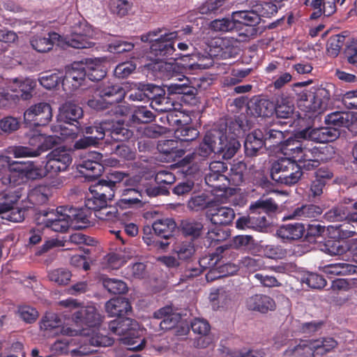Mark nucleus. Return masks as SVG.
I'll return each instance as SVG.
<instances>
[{"mask_svg":"<svg viewBox=\"0 0 357 357\" xmlns=\"http://www.w3.org/2000/svg\"><path fill=\"white\" fill-rule=\"evenodd\" d=\"M160 32H162V29H158L142 36V41L151 43L150 50L151 53L155 56V61H162L169 58L176 60L179 57H185L189 59L190 66H196L199 68H206L209 67L208 64L203 63L202 61L205 59L210 60V59L204 55H200V54H174L176 52L174 44L178 35L177 32L165 33L164 34H161L158 38H152L153 36H158Z\"/></svg>","mask_w":357,"mask_h":357,"instance_id":"nucleus-1","label":"nucleus"},{"mask_svg":"<svg viewBox=\"0 0 357 357\" xmlns=\"http://www.w3.org/2000/svg\"><path fill=\"white\" fill-rule=\"evenodd\" d=\"M111 333L121 336L123 344L129 346L130 351H141L146 343L143 335V330L139 328L138 323L128 317H119L109 323Z\"/></svg>","mask_w":357,"mask_h":357,"instance_id":"nucleus-2","label":"nucleus"},{"mask_svg":"<svg viewBox=\"0 0 357 357\" xmlns=\"http://www.w3.org/2000/svg\"><path fill=\"white\" fill-rule=\"evenodd\" d=\"M301 105L305 107L307 112L317 114L322 113L329 105L331 101L330 91L322 87L304 90L298 93Z\"/></svg>","mask_w":357,"mask_h":357,"instance_id":"nucleus-3","label":"nucleus"},{"mask_svg":"<svg viewBox=\"0 0 357 357\" xmlns=\"http://www.w3.org/2000/svg\"><path fill=\"white\" fill-rule=\"evenodd\" d=\"M83 116V109L79 105L71 102H67L59 108L58 119L65 123L74 126V128L68 129L63 126H59L61 135L74 137L81 130V124L79 121Z\"/></svg>","mask_w":357,"mask_h":357,"instance_id":"nucleus-4","label":"nucleus"},{"mask_svg":"<svg viewBox=\"0 0 357 357\" xmlns=\"http://www.w3.org/2000/svg\"><path fill=\"white\" fill-rule=\"evenodd\" d=\"M97 92L109 102L111 109L107 113L112 114L116 118L126 114L127 107L114 104L121 102L125 96V91L119 84L111 82L104 83L98 88Z\"/></svg>","mask_w":357,"mask_h":357,"instance_id":"nucleus-5","label":"nucleus"},{"mask_svg":"<svg viewBox=\"0 0 357 357\" xmlns=\"http://www.w3.org/2000/svg\"><path fill=\"white\" fill-rule=\"evenodd\" d=\"M221 135L215 128L207 131L199 146L183 160L188 163L198 162L206 160L213 153H216L215 140H220Z\"/></svg>","mask_w":357,"mask_h":357,"instance_id":"nucleus-6","label":"nucleus"},{"mask_svg":"<svg viewBox=\"0 0 357 357\" xmlns=\"http://www.w3.org/2000/svg\"><path fill=\"white\" fill-rule=\"evenodd\" d=\"M59 208L56 211L48 209L40 211L38 220L41 221L45 228L55 232L64 233L70 226V220L67 208L64 209V213L62 210L59 211Z\"/></svg>","mask_w":357,"mask_h":357,"instance_id":"nucleus-7","label":"nucleus"},{"mask_svg":"<svg viewBox=\"0 0 357 357\" xmlns=\"http://www.w3.org/2000/svg\"><path fill=\"white\" fill-rule=\"evenodd\" d=\"M52 118L51 105L45 102H38L30 106L24 113L26 124L35 127L45 126Z\"/></svg>","mask_w":357,"mask_h":357,"instance_id":"nucleus-8","label":"nucleus"},{"mask_svg":"<svg viewBox=\"0 0 357 357\" xmlns=\"http://www.w3.org/2000/svg\"><path fill=\"white\" fill-rule=\"evenodd\" d=\"M87 78L86 64L83 61L73 62L67 67L66 73L62 79V86L65 91H73L78 89L82 82Z\"/></svg>","mask_w":357,"mask_h":357,"instance_id":"nucleus-9","label":"nucleus"},{"mask_svg":"<svg viewBox=\"0 0 357 357\" xmlns=\"http://www.w3.org/2000/svg\"><path fill=\"white\" fill-rule=\"evenodd\" d=\"M73 320L75 324L82 328V331L77 335L81 334L86 335L84 331L87 328H96L101 321L102 317L97 312V310L93 306L83 307L77 311L75 312L73 314Z\"/></svg>","mask_w":357,"mask_h":357,"instance_id":"nucleus-10","label":"nucleus"},{"mask_svg":"<svg viewBox=\"0 0 357 357\" xmlns=\"http://www.w3.org/2000/svg\"><path fill=\"white\" fill-rule=\"evenodd\" d=\"M72 162L70 153L64 149H56L48 154V159L45 164L48 174H58L66 171Z\"/></svg>","mask_w":357,"mask_h":357,"instance_id":"nucleus-11","label":"nucleus"},{"mask_svg":"<svg viewBox=\"0 0 357 357\" xmlns=\"http://www.w3.org/2000/svg\"><path fill=\"white\" fill-rule=\"evenodd\" d=\"M346 0H303V4L312 13L311 20H316L321 15L329 17L336 11V3L342 5Z\"/></svg>","mask_w":357,"mask_h":357,"instance_id":"nucleus-12","label":"nucleus"},{"mask_svg":"<svg viewBox=\"0 0 357 357\" xmlns=\"http://www.w3.org/2000/svg\"><path fill=\"white\" fill-rule=\"evenodd\" d=\"M17 201V197L13 194L3 193L0 195V214H3V219L14 222L24 220V211L14 207Z\"/></svg>","mask_w":357,"mask_h":357,"instance_id":"nucleus-13","label":"nucleus"},{"mask_svg":"<svg viewBox=\"0 0 357 357\" xmlns=\"http://www.w3.org/2000/svg\"><path fill=\"white\" fill-rule=\"evenodd\" d=\"M247 217L243 216L237 219L236 226L238 229H251L259 232H264L270 225L266 216L257 211H249Z\"/></svg>","mask_w":357,"mask_h":357,"instance_id":"nucleus-14","label":"nucleus"},{"mask_svg":"<svg viewBox=\"0 0 357 357\" xmlns=\"http://www.w3.org/2000/svg\"><path fill=\"white\" fill-rule=\"evenodd\" d=\"M92 30L86 24H81L79 30H75L66 38V44L73 48H90L94 45L91 40Z\"/></svg>","mask_w":357,"mask_h":357,"instance_id":"nucleus-15","label":"nucleus"},{"mask_svg":"<svg viewBox=\"0 0 357 357\" xmlns=\"http://www.w3.org/2000/svg\"><path fill=\"white\" fill-rule=\"evenodd\" d=\"M302 138H304L307 142L308 140L317 143H327L336 139L339 135V132L336 128H307L299 133Z\"/></svg>","mask_w":357,"mask_h":357,"instance_id":"nucleus-16","label":"nucleus"},{"mask_svg":"<svg viewBox=\"0 0 357 357\" xmlns=\"http://www.w3.org/2000/svg\"><path fill=\"white\" fill-rule=\"evenodd\" d=\"M221 135L220 140H215L216 153L222 156L224 160H229L234 156L241 147L237 139L231 137L228 138L226 129H216Z\"/></svg>","mask_w":357,"mask_h":357,"instance_id":"nucleus-17","label":"nucleus"},{"mask_svg":"<svg viewBox=\"0 0 357 357\" xmlns=\"http://www.w3.org/2000/svg\"><path fill=\"white\" fill-rule=\"evenodd\" d=\"M61 324L62 321L56 313L47 312L40 322V327L41 330L44 331L59 330L62 334L69 337L77 336L78 333H81V331L70 327L60 328Z\"/></svg>","mask_w":357,"mask_h":357,"instance_id":"nucleus-18","label":"nucleus"},{"mask_svg":"<svg viewBox=\"0 0 357 357\" xmlns=\"http://www.w3.org/2000/svg\"><path fill=\"white\" fill-rule=\"evenodd\" d=\"M321 153L319 148L314 146L312 149L307 146L306 142L302 148V152L298 159L297 163L302 169L312 170L318 167L320 165Z\"/></svg>","mask_w":357,"mask_h":357,"instance_id":"nucleus-19","label":"nucleus"},{"mask_svg":"<svg viewBox=\"0 0 357 357\" xmlns=\"http://www.w3.org/2000/svg\"><path fill=\"white\" fill-rule=\"evenodd\" d=\"M107 136L116 142L128 140L133 135L132 131L127 128L125 122L121 119H107Z\"/></svg>","mask_w":357,"mask_h":357,"instance_id":"nucleus-20","label":"nucleus"},{"mask_svg":"<svg viewBox=\"0 0 357 357\" xmlns=\"http://www.w3.org/2000/svg\"><path fill=\"white\" fill-rule=\"evenodd\" d=\"M248 310L266 313L275 309V301L270 296L264 294H255L247 298L245 302Z\"/></svg>","mask_w":357,"mask_h":357,"instance_id":"nucleus-21","label":"nucleus"},{"mask_svg":"<svg viewBox=\"0 0 357 357\" xmlns=\"http://www.w3.org/2000/svg\"><path fill=\"white\" fill-rule=\"evenodd\" d=\"M153 317L156 319H162L159 326L162 331L175 328L181 319L180 314L174 312L172 307L168 305L155 311Z\"/></svg>","mask_w":357,"mask_h":357,"instance_id":"nucleus-22","label":"nucleus"},{"mask_svg":"<svg viewBox=\"0 0 357 357\" xmlns=\"http://www.w3.org/2000/svg\"><path fill=\"white\" fill-rule=\"evenodd\" d=\"M120 198L116 204L121 208H129L142 205L144 191L137 188H126L120 191Z\"/></svg>","mask_w":357,"mask_h":357,"instance_id":"nucleus-23","label":"nucleus"},{"mask_svg":"<svg viewBox=\"0 0 357 357\" xmlns=\"http://www.w3.org/2000/svg\"><path fill=\"white\" fill-rule=\"evenodd\" d=\"M105 310L109 317H124L132 312V306L128 299L116 297L105 303Z\"/></svg>","mask_w":357,"mask_h":357,"instance_id":"nucleus-24","label":"nucleus"},{"mask_svg":"<svg viewBox=\"0 0 357 357\" xmlns=\"http://www.w3.org/2000/svg\"><path fill=\"white\" fill-rule=\"evenodd\" d=\"M60 35L54 31L49 32L46 36L36 35L31 38L30 43L33 49L38 52L45 53L52 50L56 41H59Z\"/></svg>","mask_w":357,"mask_h":357,"instance_id":"nucleus-25","label":"nucleus"},{"mask_svg":"<svg viewBox=\"0 0 357 357\" xmlns=\"http://www.w3.org/2000/svg\"><path fill=\"white\" fill-rule=\"evenodd\" d=\"M306 142L301 136L290 137L286 140H283L278 150L285 156L291 159L296 158L300 156L302 152V148Z\"/></svg>","mask_w":357,"mask_h":357,"instance_id":"nucleus-26","label":"nucleus"},{"mask_svg":"<svg viewBox=\"0 0 357 357\" xmlns=\"http://www.w3.org/2000/svg\"><path fill=\"white\" fill-rule=\"evenodd\" d=\"M305 231L303 223L294 222L281 225L277 230V235L284 241L291 242L301 238Z\"/></svg>","mask_w":357,"mask_h":357,"instance_id":"nucleus-27","label":"nucleus"},{"mask_svg":"<svg viewBox=\"0 0 357 357\" xmlns=\"http://www.w3.org/2000/svg\"><path fill=\"white\" fill-rule=\"evenodd\" d=\"M207 216L215 225H229L234 219L235 213L231 208L220 206L210 209Z\"/></svg>","mask_w":357,"mask_h":357,"instance_id":"nucleus-28","label":"nucleus"},{"mask_svg":"<svg viewBox=\"0 0 357 357\" xmlns=\"http://www.w3.org/2000/svg\"><path fill=\"white\" fill-rule=\"evenodd\" d=\"M248 107L255 116L271 117L274 114V102L266 98H253Z\"/></svg>","mask_w":357,"mask_h":357,"instance_id":"nucleus-29","label":"nucleus"},{"mask_svg":"<svg viewBox=\"0 0 357 357\" xmlns=\"http://www.w3.org/2000/svg\"><path fill=\"white\" fill-rule=\"evenodd\" d=\"M265 146L263 132L260 128L255 129L245 138L244 142L245 153L248 156L252 157L256 155L257 152Z\"/></svg>","mask_w":357,"mask_h":357,"instance_id":"nucleus-30","label":"nucleus"},{"mask_svg":"<svg viewBox=\"0 0 357 357\" xmlns=\"http://www.w3.org/2000/svg\"><path fill=\"white\" fill-rule=\"evenodd\" d=\"M166 95L165 91L162 87L152 84H144L141 91L135 92V94L131 93L130 97L132 100H144V98L151 100V105L153 104L154 100L161 99L162 96Z\"/></svg>","mask_w":357,"mask_h":357,"instance_id":"nucleus-31","label":"nucleus"},{"mask_svg":"<svg viewBox=\"0 0 357 357\" xmlns=\"http://www.w3.org/2000/svg\"><path fill=\"white\" fill-rule=\"evenodd\" d=\"M70 220V225H74L77 229L87 227L90 225L91 211L85 208H67Z\"/></svg>","mask_w":357,"mask_h":357,"instance_id":"nucleus-32","label":"nucleus"},{"mask_svg":"<svg viewBox=\"0 0 357 357\" xmlns=\"http://www.w3.org/2000/svg\"><path fill=\"white\" fill-rule=\"evenodd\" d=\"M176 227V223L172 218L159 219L152 225L153 231L159 238L164 239L163 241H168L174 236Z\"/></svg>","mask_w":357,"mask_h":357,"instance_id":"nucleus-33","label":"nucleus"},{"mask_svg":"<svg viewBox=\"0 0 357 357\" xmlns=\"http://www.w3.org/2000/svg\"><path fill=\"white\" fill-rule=\"evenodd\" d=\"M294 111V105L291 97L283 93L279 95L274 103V114L279 119L290 118Z\"/></svg>","mask_w":357,"mask_h":357,"instance_id":"nucleus-34","label":"nucleus"},{"mask_svg":"<svg viewBox=\"0 0 357 357\" xmlns=\"http://www.w3.org/2000/svg\"><path fill=\"white\" fill-rule=\"evenodd\" d=\"M325 216L331 222L349 221L357 222V212H351L348 207L344 205L331 208L325 214Z\"/></svg>","mask_w":357,"mask_h":357,"instance_id":"nucleus-35","label":"nucleus"},{"mask_svg":"<svg viewBox=\"0 0 357 357\" xmlns=\"http://www.w3.org/2000/svg\"><path fill=\"white\" fill-rule=\"evenodd\" d=\"M312 340H301L300 342L293 347L286 349L283 356L294 357H314L316 354L315 349L312 347Z\"/></svg>","mask_w":357,"mask_h":357,"instance_id":"nucleus-36","label":"nucleus"},{"mask_svg":"<svg viewBox=\"0 0 357 357\" xmlns=\"http://www.w3.org/2000/svg\"><path fill=\"white\" fill-rule=\"evenodd\" d=\"M205 182L213 194H218L219 192L225 193L229 186L228 176L225 174L208 172L205 176Z\"/></svg>","mask_w":357,"mask_h":357,"instance_id":"nucleus-37","label":"nucleus"},{"mask_svg":"<svg viewBox=\"0 0 357 357\" xmlns=\"http://www.w3.org/2000/svg\"><path fill=\"white\" fill-rule=\"evenodd\" d=\"M278 208V204L273 198L263 196L250 204L249 211H257L266 216L275 213Z\"/></svg>","mask_w":357,"mask_h":357,"instance_id":"nucleus-38","label":"nucleus"},{"mask_svg":"<svg viewBox=\"0 0 357 357\" xmlns=\"http://www.w3.org/2000/svg\"><path fill=\"white\" fill-rule=\"evenodd\" d=\"M322 208L314 204L303 205L294 209L284 220L316 218L322 213Z\"/></svg>","mask_w":357,"mask_h":357,"instance_id":"nucleus-39","label":"nucleus"},{"mask_svg":"<svg viewBox=\"0 0 357 357\" xmlns=\"http://www.w3.org/2000/svg\"><path fill=\"white\" fill-rule=\"evenodd\" d=\"M178 140L165 139L160 141L157 145L158 151L165 155L168 160H175L184 154V151L178 146Z\"/></svg>","mask_w":357,"mask_h":357,"instance_id":"nucleus-40","label":"nucleus"},{"mask_svg":"<svg viewBox=\"0 0 357 357\" xmlns=\"http://www.w3.org/2000/svg\"><path fill=\"white\" fill-rule=\"evenodd\" d=\"M85 64L87 78L89 80L98 82L106 75L105 67L100 60L86 59Z\"/></svg>","mask_w":357,"mask_h":357,"instance_id":"nucleus-41","label":"nucleus"},{"mask_svg":"<svg viewBox=\"0 0 357 357\" xmlns=\"http://www.w3.org/2000/svg\"><path fill=\"white\" fill-rule=\"evenodd\" d=\"M291 165L293 167L288 168L289 170H287L283 174L278 175L275 181L287 185L296 183L303 175L302 167L296 160L291 163Z\"/></svg>","mask_w":357,"mask_h":357,"instance_id":"nucleus-42","label":"nucleus"},{"mask_svg":"<svg viewBox=\"0 0 357 357\" xmlns=\"http://www.w3.org/2000/svg\"><path fill=\"white\" fill-rule=\"evenodd\" d=\"M263 132L266 146L270 147L277 146L280 148L285 138L284 132L274 128L273 126H266L260 128Z\"/></svg>","mask_w":357,"mask_h":357,"instance_id":"nucleus-43","label":"nucleus"},{"mask_svg":"<svg viewBox=\"0 0 357 357\" xmlns=\"http://www.w3.org/2000/svg\"><path fill=\"white\" fill-rule=\"evenodd\" d=\"M199 135L197 128L191 123L182 124L174 129L175 138L181 142H189L195 140Z\"/></svg>","mask_w":357,"mask_h":357,"instance_id":"nucleus-44","label":"nucleus"},{"mask_svg":"<svg viewBox=\"0 0 357 357\" xmlns=\"http://www.w3.org/2000/svg\"><path fill=\"white\" fill-rule=\"evenodd\" d=\"M233 19L237 24H250L257 26L260 20L258 13L255 12L253 5L250 10H238L233 13Z\"/></svg>","mask_w":357,"mask_h":357,"instance_id":"nucleus-45","label":"nucleus"},{"mask_svg":"<svg viewBox=\"0 0 357 357\" xmlns=\"http://www.w3.org/2000/svg\"><path fill=\"white\" fill-rule=\"evenodd\" d=\"M77 169L84 176L95 178L101 175L104 167L99 162H91L82 159L77 165Z\"/></svg>","mask_w":357,"mask_h":357,"instance_id":"nucleus-46","label":"nucleus"},{"mask_svg":"<svg viewBox=\"0 0 357 357\" xmlns=\"http://www.w3.org/2000/svg\"><path fill=\"white\" fill-rule=\"evenodd\" d=\"M116 188L105 179H101L89 188L95 195L102 197L105 201L111 199L114 196Z\"/></svg>","mask_w":357,"mask_h":357,"instance_id":"nucleus-47","label":"nucleus"},{"mask_svg":"<svg viewBox=\"0 0 357 357\" xmlns=\"http://www.w3.org/2000/svg\"><path fill=\"white\" fill-rule=\"evenodd\" d=\"M255 7V12L258 13L261 17H271L277 13L281 4L276 3L273 0H261L257 1L254 5Z\"/></svg>","mask_w":357,"mask_h":357,"instance_id":"nucleus-48","label":"nucleus"},{"mask_svg":"<svg viewBox=\"0 0 357 357\" xmlns=\"http://www.w3.org/2000/svg\"><path fill=\"white\" fill-rule=\"evenodd\" d=\"M182 234L185 236H190L192 239H195L200 236L203 229L202 222L195 220L187 219L183 220L179 226Z\"/></svg>","mask_w":357,"mask_h":357,"instance_id":"nucleus-49","label":"nucleus"},{"mask_svg":"<svg viewBox=\"0 0 357 357\" xmlns=\"http://www.w3.org/2000/svg\"><path fill=\"white\" fill-rule=\"evenodd\" d=\"M101 282L104 288L110 294H123L128 289L126 282L116 278H110L103 275L101 278Z\"/></svg>","mask_w":357,"mask_h":357,"instance_id":"nucleus-50","label":"nucleus"},{"mask_svg":"<svg viewBox=\"0 0 357 357\" xmlns=\"http://www.w3.org/2000/svg\"><path fill=\"white\" fill-rule=\"evenodd\" d=\"M321 250L329 255H342L347 251L344 242L332 237L321 245Z\"/></svg>","mask_w":357,"mask_h":357,"instance_id":"nucleus-51","label":"nucleus"},{"mask_svg":"<svg viewBox=\"0 0 357 357\" xmlns=\"http://www.w3.org/2000/svg\"><path fill=\"white\" fill-rule=\"evenodd\" d=\"M142 239L149 246H152L153 248L156 249L165 250L169 245L168 241L160 240L154 231H153V229L149 227H144Z\"/></svg>","mask_w":357,"mask_h":357,"instance_id":"nucleus-52","label":"nucleus"},{"mask_svg":"<svg viewBox=\"0 0 357 357\" xmlns=\"http://www.w3.org/2000/svg\"><path fill=\"white\" fill-rule=\"evenodd\" d=\"M346 36L343 34L331 36L326 44V51L328 56L335 58L338 56L345 44Z\"/></svg>","mask_w":357,"mask_h":357,"instance_id":"nucleus-53","label":"nucleus"},{"mask_svg":"<svg viewBox=\"0 0 357 357\" xmlns=\"http://www.w3.org/2000/svg\"><path fill=\"white\" fill-rule=\"evenodd\" d=\"M173 251L177 255L178 259L188 261L195 252L194 243L192 241H182L174 245Z\"/></svg>","mask_w":357,"mask_h":357,"instance_id":"nucleus-54","label":"nucleus"},{"mask_svg":"<svg viewBox=\"0 0 357 357\" xmlns=\"http://www.w3.org/2000/svg\"><path fill=\"white\" fill-rule=\"evenodd\" d=\"M211 204V200L206 193H194L188 202V207L192 211H199L209 207Z\"/></svg>","mask_w":357,"mask_h":357,"instance_id":"nucleus-55","label":"nucleus"},{"mask_svg":"<svg viewBox=\"0 0 357 357\" xmlns=\"http://www.w3.org/2000/svg\"><path fill=\"white\" fill-rule=\"evenodd\" d=\"M326 232V227L319 223L312 222L305 228V240L310 243H314L322 238Z\"/></svg>","mask_w":357,"mask_h":357,"instance_id":"nucleus-56","label":"nucleus"},{"mask_svg":"<svg viewBox=\"0 0 357 357\" xmlns=\"http://www.w3.org/2000/svg\"><path fill=\"white\" fill-rule=\"evenodd\" d=\"M234 250V248L231 247V244L218 247L215 252L210 256L211 261L209 262L210 266H215L220 259L224 257H228L230 259H236L238 254Z\"/></svg>","mask_w":357,"mask_h":357,"instance_id":"nucleus-57","label":"nucleus"},{"mask_svg":"<svg viewBox=\"0 0 357 357\" xmlns=\"http://www.w3.org/2000/svg\"><path fill=\"white\" fill-rule=\"evenodd\" d=\"M234 41L229 38H220L215 41L216 45L220 48L221 56L224 58L235 57L238 49L234 45Z\"/></svg>","mask_w":357,"mask_h":357,"instance_id":"nucleus-58","label":"nucleus"},{"mask_svg":"<svg viewBox=\"0 0 357 357\" xmlns=\"http://www.w3.org/2000/svg\"><path fill=\"white\" fill-rule=\"evenodd\" d=\"M325 122L335 127H347L350 123L349 114L342 112H332L325 117Z\"/></svg>","mask_w":357,"mask_h":357,"instance_id":"nucleus-59","label":"nucleus"},{"mask_svg":"<svg viewBox=\"0 0 357 357\" xmlns=\"http://www.w3.org/2000/svg\"><path fill=\"white\" fill-rule=\"evenodd\" d=\"M312 347L315 349L316 354L323 356L337 346V341L332 337H325L321 340H312Z\"/></svg>","mask_w":357,"mask_h":357,"instance_id":"nucleus-60","label":"nucleus"},{"mask_svg":"<svg viewBox=\"0 0 357 357\" xmlns=\"http://www.w3.org/2000/svg\"><path fill=\"white\" fill-rule=\"evenodd\" d=\"M354 266L347 263H333L324 266V271L328 275H347L354 273Z\"/></svg>","mask_w":357,"mask_h":357,"instance_id":"nucleus-61","label":"nucleus"},{"mask_svg":"<svg viewBox=\"0 0 357 357\" xmlns=\"http://www.w3.org/2000/svg\"><path fill=\"white\" fill-rule=\"evenodd\" d=\"M157 117L146 107H138L133 112L130 120L134 123H149Z\"/></svg>","mask_w":357,"mask_h":357,"instance_id":"nucleus-62","label":"nucleus"},{"mask_svg":"<svg viewBox=\"0 0 357 357\" xmlns=\"http://www.w3.org/2000/svg\"><path fill=\"white\" fill-rule=\"evenodd\" d=\"M294 159H291L289 158H280L275 161L271 168V177L275 181L278 175L283 174L287 170H289L288 168L290 167H293L291 163L294 161Z\"/></svg>","mask_w":357,"mask_h":357,"instance_id":"nucleus-63","label":"nucleus"},{"mask_svg":"<svg viewBox=\"0 0 357 357\" xmlns=\"http://www.w3.org/2000/svg\"><path fill=\"white\" fill-rule=\"evenodd\" d=\"M71 277V272L66 268H58L48 273L50 280L59 285L67 284L70 282Z\"/></svg>","mask_w":357,"mask_h":357,"instance_id":"nucleus-64","label":"nucleus"}]
</instances>
